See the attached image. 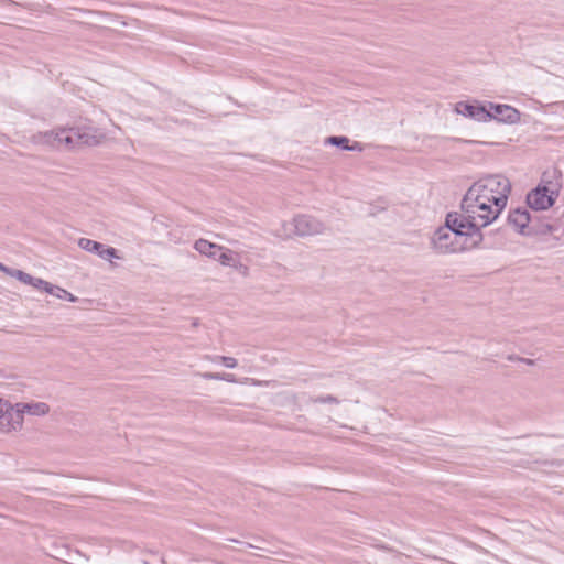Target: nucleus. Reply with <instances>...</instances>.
<instances>
[{"mask_svg":"<svg viewBox=\"0 0 564 564\" xmlns=\"http://www.w3.org/2000/svg\"><path fill=\"white\" fill-rule=\"evenodd\" d=\"M458 213H448L445 225L438 227L431 237V247L437 254L465 252L477 248L482 234H475L466 226Z\"/></svg>","mask_w":564,"mask_h":564,"instance_id":"1","label":"nucleus"},{"mask_svg":"<svg viewBox=\"0 0 564 564\" xmlns=\"http://www.w3.org/2000/svg\"><path fill=\"white\" fill-rule=\"evenodd\" d=\"M505 208V206H497L496 204L464 195L460 203V213H458V215L475 234H481V228L492 224Z\"/></svg>","mask_w":564,"mask_h":564,"instance_id":"2","label":"nucleus"},{"mask_svg":"<svg viewBox=\"0 0 564 564\" xmlns=\"http://www.w3.org/2000/svg\"><path fill=\"white\" fill-rule=\"evenodd\" d=\"M31 140L35 144L68 150L98 143L96 135L89 131L75 128L39 132L32 135Z\"/></svg>","mask_w":564,"mask_h":564,"instance_id":"3","label":"nucleus"},{"mask_svg":"<svg viewBox=\"0 0 564 564\" xmlns=\"http://www.w3.org/2000/svg\"><path fill=\"white\" fill-rule=\"evenodd\" d=\"M510 193V181L503 175L495 174L484 176L476 181L465 195L506 207Z\"/></svg>","mask_w":564,"mask_h":564,"instance_id":"4","label":"nucleus"},{"mask_svg":"<svg viewBox=\"0 0 564 564\" xmlns=\"http://www.w3.org/2000/svg\"><path fill=\"white\" fill-rule=\"evenodd\" d=\"M283 228L285 236H290L293 231L301 237L319 235L325 230V226L322 221L307 215L294 217L290 224H284Z\"/></svg>","mask_w":564,"mask_h":564,"instance_id":"5","label":"nucleus"},{"mask_svg":"<svg viewBox=\"0 0 564 564\" xmlns=\"http://www.w3.org/2000/svg\"><path fill=\"white\" fill-rule=\"evenodd\" d=\"M194 248L197 252H199L203 256H206L213 260L218 261L221 265L230 264L232 261V253L234 251L213 243L205 239H198L194 243Z\"/></svg>","mask_w":564,"mask_h":564,"instance_id":"6","label":"nucleus"},{"mask_svg":"<svg viewBox=\"0 0 564 564\" xmlns=\"http://www.w3.org/2000/svg\"><path fill=\"white\" fill-rule=\"evenodd\" d=\"M556 189H552L546 185L540 184L527 195V203L534 210H545L550 208L557 197Z\"/></svg>","mask_w":564,"mask_h":564,"instance_id":"7","label":"nucleus"},{"mask_svg":"<svg viewBox=\"0 0 564 564\" xmlns=\"http://www.w3.org/2000/svg\"><path fill=\"white\" fill-rule=\"evenodd\" d=\"M23 426V416L18 403L6 406L4 414L0 416V431L11 433L20 431Z\"/></svg>","mask_w":564,"mask_h":564,"instance_id":"8","label":"nucleus"},{"mask_svg":"<svg viewBox=\"0 0 564 564\" xmlns=\"http://www.w3.org/2000/svg\"><path fill=\"white\" fill-rule=\"evenodd\" d=\"M487 109L489 110L490 120L495 119L509 124L520 121V112L509 105L489 102Z\"/></svg>","mask_w":564,"mask_h":564,"instance_id":"9","label":"nucleus"},{"mask_svg":"<svg viewBox=\"0 0 564 564\" xmlns=\"http://www.w3.org/2000/svg\"><path fill=\"white\" fill-rule=\"evenodd\" d=\"M78 247L87 252L96 253L104 260H111V259H121V257L118 254L117 249L113 247L105 246L98 241L88 239V238H80L78 240Z\"/></svg>","mask_w":564,"mask_h":564,"instance_id":"10","label":"nucleus"},{"mask_svg":"<svg viewBox=\"0 0 564 564\" xmlns=\"http://www.w3.org/2000/svg\"><path fill=\"white\" fill-rule=\"evenodd\" d=\"M455 111L458 115L477 120L479 122H487L490 120L489 110L486 106L471 105L460 101L455 105Z\"/></svg>","mask_w":564,"mask_h":564,"instance_id":"11","label":"nucleus"},{"mask_svg":"<svg viewBox=\"0 0 564 564\" xmlns=\"http://www.w3.org/2000/svg\"><path fill=\"white\" fill-rule=\"evenodd\" d=\"M530 219V213L525 208H517L508 216L509 224L519 232H524Z\"/></svg>","mask_w":564,"mask_h":564,"instance_id":"12","label":"nucleus"},{"mask_svg":"<svg viewBox=\"0 0 564 564\" xmlns=\"http://www.w3.org/2000/svg\"><path fill=\"white\" fill-rule=\"evenodd\" d=\"M10 276L15 278L20 282L32 285L35 289L43 290V286H46V281L40 278H34L29 273H25L24 271L13 269L12 272H10Z\"/></svg>","mask_w":564,"mask_h":564,"instance_id":"13","label":"nucleus"},{"mask_svg":"<svg viewBox=\"0 0 564 564\" xmlns=\"http://www.w3.org/2000/svg\"><path fill=\"white\" fill-rule=\"evenodd\" d=\"M18 406H20L22 416L24 417V414L28 413L30 415H36L42 416L48 413L50 406L44 402H36V403H18Z\"/></svg>","mask_w":564,"mask_h":564,"instance_id":"14","label":"nucleus"},{"mask_svg":"<svg viewBox=\"0 0 564 564\" xmlns=\"http://www.w3.org/2000/svg\"><path fill=\"white\" fill-rule=\"evenodd\" d=\"M43 291L46 293L61 299V300H67L69 302H76V296H74L72 293L66 291L65 289H62L57 285H53L50 282L46 281V286H43Z\"/></svg>","mask_w":564,"mask_h":564,"instance_id":"15","label":"nucleus"},{"mask_svg":"<svg viewBox=\"0 0 564 564\" xmlns=\"http://www.w3.org/2000/svg\"><path fill=\"white\" fill-rule=\"evenodd\" d=\"M326 143L339 147L344 150L348 151H361L362 148L359 142H355L354 144L349 145V139L347 137H328L326 139Z\"/></svg>","mask_w":564,"mask_h":564,"instance_id":"16","label":"nucleus"},{"mask_svg":"<svg viewBox=\"0 0 564 564\" xmlns=\"http://www.w3.org/2000/svg\"><path fill=\"white\" fill-rule=\"evenodd\" d=\"M226 267H232L234 269H236L237 271L243 273V274H247L248 272V267H246L245 264H242L240 262V260L238 259V254L234 251L232 253V261L230 264H226Z\"/></svg>","mask_w":564,"mask_h":564,"instance_id":"17","label":"nucleus"},{"mask_svg":"<svg viewBox=\"0 0 564 564\" xmlns=\"http://www.w3.org/2000/svg\"><path fill=\"white\" fill-rule=\"evenodd\" d=\"M219 362H221L227 368H235L237 366V360L232 357H219Z\"/></svg>","mask_w":564,"mask_h":564,"instance_id":"18","label":"nucleus"},{"mask_svg":"<svg viewBox=\"0 0 564 564\" xmlns=\"http://www.w3.org/2000/svg\"><path fill=\"white\" fill-rule=\"evenodd\" d=\"M313 402H318V403H338V400L337 398L333 397V395H326V397H318V398H315L313 399Z\"/></svg>","mask_w":564,"mask_h":564,"instance_id":"19","label":"nucleus"},{"mask_svg":"<svg viewBox=\"0 0 564 564\" xmlns=\"http://www.w3.org/2000/svg\"><path fill=\"white\" fill-rule=\"evenodd\" d=\"M199 376L206 380H220V372H203Z\"/></svg>","mask_w":564,"mask_h":564,"instance_id":"20","label":"nucleus"},{"mask_svg":"<svg viewBox=\"0 0 564 564\" xmlns=\"http://www.w3.org/2000/svg\"><path fill=\"white\" fill-rule=\"evenodd\" d=\"M220 380L231 382V383L238 382V380L234 373L220 372Z\"/></svg>","mask_w":564,"mask_h":564,"instance_id":"21","label":"nucleus"},{"mask_svg":"<svg viewBox=\"0 0 564 564\" xmlns=\"http://www.w3.org/2000/svg\"><path fill=\"white\" fill-rule=\"evenodd\" d=\"M10 402L0 398V416L4 414L6 406H10Z\"/></svg>","mask_w":564,"mask_h":564,"instance_id":"22","label":"nucleus"},{"mask_svg":"<svg viewBox=\"0 0 564 564\" xmlns=\"http://www.w3.org/2000/svg\"><path fill=\"white\" fill-rule=\"evenodd\" d=\"M0 271L4 272L6 274L10 275V272L13 271V269L6 267L3 263L0 262Z\"/></svg>","mask_w":564,"mask_h":564,"instance_id":"23","label":"nucleus"},{"mask_svg":"<svg viewBox=\"0 0 564 564\" xmlns=\"http://www.w3.org/2000/svg\"><path fill=\"white\" fill-rule=\"evenodd\" d=\"M219 357H220V356H210V355H206V356L204 357V359L209 360V361H213V362H217V361H219Z\"/></svg>","mask_w":564,"mask_h":564,"instance_id":"24","label":"nucleus"},{"mask_svg":"<svg viewBox=\"0 0 564 564\" xmlns=\"http://www.w3.org/2000/svg\"><path fill=\"white\" fill-rule=\"evenodd\" d=\"M252 383L253 384H260V382L256 381V380H252Z\"/></svg>","mask_w":564,"mask_h":564,"instance_id":"25","label":"nucleus"}]
</instances>
